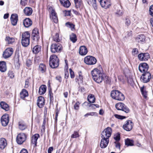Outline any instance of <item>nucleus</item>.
<instances>
[{"instance_id": "1", "label": "nucleus", "mask_w": 153, "mask_h": 153, "mask_svg": "<svg viewBox=\"0 0 153 153\" xmlns=\"http://www.w3.org/2000/svg\"><path fill=\"white\" fill-rule=\"evenodd\" d=\"M93 80L97 83H101L103 79V72L97 68L94 69L91 72Z\"/></svg>"}, {"instance_id": "2", "label": "nucleus", "mask_w": 153, "mask_h": 153, "mask_svg": "<svg viewBox=\"0 0 153 153\" xmlns=\"http://www.w3.org/2000/svg\"><path fill=\"white\" fill-rule=\"evenodd\" d=\"M111 95L112 98L117 100L123 101L125 99L123 94L118 90H114L112 91Z\"/></svg>"}, {"instance_id": "3", "label": "nucleus", "mask_w": 153, "mask_h": 153, "mask_svg": "<svg viewBox=\"0 0 153 153\" xmlns=\"http://www.w3.org/2000/svg\"><path fill=\"white\" fill-rule=\"evenodd\" d=\"M30 35L28 32H25L22 35L21 43L22 45L27 47L30 44Z\"/></svg>"}, {"instance_id": "4", "label": "nucleus", "mask_w": 153, "mask_h": 153, "mask_svg": "<svg viewBox=\"0 0 153 153\" xmlns=\"http://www.w3.org/2000/svg\"><path fill=\"white\" fill-rule=\"evenodd\" d=\"M59 59L56 55H52L50 58V66L53 68H56L59 66Z\"/></svg>"}, {"instance_id": "5", "label": "nucleus", "mask_w": 153, "mask_h": 153, "mask_svg": "<svg viewBox=\"0 0 153 153\" xmlns=\"http://www.w3.org/2000/svg\"><path fill=\"white\" fill-rule=\"evenodd\" d=\"M40 38L39 30L37 28H35L32 31L31 38L33 40V43H37Z\"/></svg>"}, {"instance_id": "6", "label": "nucleus", "mask_w": 153, "mask_h": 153, "mask_svg": "<svg viewBox=\"0 0 153 153\" xmlns=\"http://www.w3.org/2000/svg\"><path fill=\"white\" fill-rule=\"evenodd\" d=\"M97 59L94 56H88L84 59V62L85 63L88 65H94L97 62Z\"/></svg>"}, {"instance_id": "7", "label": "nucleus", "mask_w": 153, "mask_h": 153, "mask_svg": "<svg viewBox=\"0 0 153 153\" xmlns=\"http://www.w3.org/2000/svg\"><path fill=\"white\" fill-rule=\"evenodd\" d=\"M112 132V130L110 127H108L102 131L101 137L102 138H105L109 139Z\"/></svg>"}, {"instance_id": "8", "label": "nucleus", "mask_w": 153, "mask_h": 153, "mask_svg": "<svg viewBox=\"0 0 153 153\" xmlns=\"http://www.w3.org/2000/svg\"><path fill=\"white\" fill-rule=\"evenodd\" d=\"M62 50V46L58 43L53 44L51 45V51L53 53L60 52Z\"/></svg>"}, {"instance_id": "9", "label": "nucleus", "mask_w": 153, "mask_h": 153, "mask_svg": "<svg viewBox=\"0 0 153 153\" xmlns=\"http://www.w3.org/2000/svg\"><path fill=\"white\" fill-rule=\"evenodd\" d=\"M115 107L117 110L123 111L126 113H128L130 111L128 108L124 104L121 102L116 104L115 105Z\"/></svg>"}, {"instance_id": "10", "label": "nucleus", "mask_w": 153, "mask_h": 153, "mask_svg": "<svg viewBox=\"0 0 153 153\" xmlns=\"http://www.w3.org/2000/svg\"><path fill=\"white\" fill-rule=\"evenodd\" d=\"M27 136L23 133H20L18 134L16 137V140L17 143L19 144H22L26 140Z\"/></svg>"}, {"instance_id": "11", "label": "nucleus", "mask_w": 153, "mask_h": 153, "mask_svg": "<svg viewBox=\"0 0 153 153\" xmlns=\"http://www.w3.org/2000/svg\"><path fill=\"white\" fill-rule=\"evenodd\" d=\"M151 74L149 72H146L143 73L140 78L141 81L144 83L149 82L151 78Z\"/></svg>"}, {"instance_id": "12", "label": "nucleus", "mask_w": 153, "mask_h": 153, "mask_svg": "<svg viewBox=\"0 0 153 153\" xmlns=\"http://www.w3.org/2000/svg\"><path fill=\"white\" fill-rule=\"evenodd\" d=\"M133 125V123L131 121L128 120L125 122V124L123 125V128L126 131H129L132 129Z\"/></svg>"}, {"instance_id": "13", "label": "nucleus", "mask_w": 153, "mask_h": 153, "mask_svg": "<svg viewBox=\"0 0 153 153\" xmlns=\"http://www.w3.org/2000/svg\"><path fill=\"white\" fill-rule=\"evenodd\" d=\"M100 2L102 7L107 9L110 7L111 5V0H98Z\"/></svg>"}, {"instance_id": "14", "label": "nucleus", "mask_w": 153, "mask_h": 153, "mask_svg": "<svg viewBox=\"0 0 153 153\" xmlns=\"http://www.w3.org/2000/svg\"><path fill=\"white\" fill-rule=\"evenodd\" d=\"M138 68L139 71L142 73H144L146 72H149L148 71L149 66L146 63L140 64Z\"/></svg>"}, {"instance_id": "15", "label": "nucleus", "mask_w": 153, "mask_h": 153, "mask_svg": "<svg viewBox=\"0 0 153 153\" xmlns=\"http://www.w3.org/2000/svg\"><path fill=\"white\" fill-rule=\"evenodd\" d=\"M13 52V50L12 48H7L3 53V57L4 58H7L11 56Z\"/></svg>"}, {"instance_id": "16", "label": "nucleus", "mask_w": 153, "mask_h": 153, "mask_svg": "<svg viewBox=\"0 0 153 153\" xmlns=\"http://www.w3.org/2000/svg\"><path fill=\"white\" fill-rule=\"evenodd\" d=\"M9 121V117L7 114H4L1 118V121L3 126H6L8 124Z\"/></svg>"}, {"instance_id": "17", "label": "nucleus", "mask_w": 153, "mask_h": 153, "mask_svg": "<svg viewBox=\"0 0 153 153\" xmlns=\"http://www.w3.org/2000/svg\"><path fill=\"white\" fill-rule=\"evenodd\" d=\"M138 57L139 60L142 61H146L150 58L149 55L148 53H141L138 55Z\"/></svg>"}, {"instance_id": "18", "label": "nucleus", "mask_w": 153, "mask_h": 153, "mask_svg": "<svg viewBox=\"0 0 153 153\" xmlns=\"http://www.w3.org/2000/svg\"><path fill=\"white\" fill-rule=\"evenodd\" d=\"M12 25L13 26L16 25L18 21V15L16 13L12 14L10 18Z\"/></svg>"}, {"instance_id": "19", "label": "nucleus", "mask_w": 153, "mask_h": 153, "mask_svg": "<svg viewBox=\"0 0 153 153\" xmlns=\"http://www.w3.org/2000/svg\"><path fill=\"white\" fill-rule=\"evenodd\" d=\"M45 99L44 97L42 96H40L38 97L37 105L39 108H42L45 104Z\"/></svg>"}, {"instance_id": "20", "label": "nucleus", "mask_w": 153, "mask_h": 153, "mask_svg": "<svg viewBox=\"0 0 153 153\" xmlns=\"http://www.w3.org/2000/svg\"><path fill=\"white\" fill-rule=\"evenodd\" d=\"M109 142V139L105 138H102L100 144V147L102 149L106 148Z\"/></svg>"}, {"instance_id": "21", "label": "nucleus", "mask_w": 153, "mask_h": 153, "mask_svg": "<svg viewBox=\"0 0 153 153\" xmlns=\"http://www.w3.org/2000/svg\"><path fill=\"white\" fill-rule=\"evenodd\" d=\"M87 49L85 46H82L79 47V53L81 55H85L87 54Z\"/></svg>"}, {"instance_id": "22", "label": "nucleus", "mask_w": 153, "mask_h": 153, "mask_svg": "<svg viewBox=\"0 0 153 153\" xmlns=\"http://www.w3.org/2000/svg\"><path fill=\"white\" fill-rule=\"evenodd\" d=\"M19 57V54H17L16 55L14 58V62L15 67L17 69H19L20 66Z\"/></svg>"}, {"instance_id": "23", "label": "nucleus", "mask_w": 153, "mask_h": 153, "mask_svg": "<svg viewBox=\"0 0 153 153\" xmlns=\"http://www.w3.org/2000/svg\"><path fill=\"white\" fill-rule=\"evenodd\" d=\"M7 141L6 139L4 138H0V149H4L7 146Z\"/></svg>"}, {"instance_id": "24", "label": "nucleus", "mask_w": 153, "mask_h": 153, "mask_svg": "<svg viewBox=\"0 0 153 153\" xmlns=\"http://www.w3.org/2000/svg\"><path fill=\"white\" fill-rule=\"evenodd\" d=\"M76 8L80 10L83 7V4L82 0H74Z\"/></svg>"}, {"instance_id": "25", "label": "nucleus", "mask_w": 153, "mask_h": 153, "mask_svg": "<svg viewBox=\"0 0 153 153\" xmlns=\"http://www.w3.org/2000/svg\"><path fill=\"white\" fill-rule=\"evenodd\" d=\"M61 4L64 7L68 8L71 4L69 0H59Z\"/></svg>"}, {"instance_id": "26", "label": "nucleus", "mask_w": 153, "mask_h": 153, "mask_svg": "<svg viewBox=\"0 0 153 153\" xmlns=\"http://www.w3.org/2000/svg\"><path fill=\"white\" fill-rule=\"evenodd\" d=\"M23 12L25 15L29 16L32 14L33 10L31 7H26L24 9Z\"/></svg>"}, {"instance_id": "27", "label": "nucleus", "mask_w": 153, "mask_h": 153, "mask_svg": "<svg viewBox=\"0 0 153 153\" xmlns=\"http://www.w3.org/2000/svg\"><path fill=\"white\" fill-rule=\"evenodd\" d=\"M32 24L31 20L29 18H26L23 21V25L26 27H28Z\"/></svg>"}, {"instance_id": "28", "label": "nucleus", "mask_w": 153, "mask_h": 153, "mask_svg": "<svg viewBox=\"0 0 153 153\" xmlns=\"http://www.w3.org/2000/svg\"><path fill=\"white\" fill-rule=\"evenodd\" d=\"M0 105L1 107L5 111H7L9 110V106L5 102L3 101L1 102L0 103Z\"/></svg>"}, {"instance_id": "29", "label": "nucleus", "mask_w": 153, "mask_h": 153, "mask_svg": "<svg viewBox=\"0 0 153 153\" xmlns=\"http://www.w3.org/2000/svg\"><path fill=\"white\" fill-rule=\"evenodd\" d=\"M47 87L45 85H42L40 87L39 90V93L40 95H42L45 93L46 91Z\"/></svg>"}, {"instance_id": "30", "label": "nucleus", "mask_w": 153, "mask_h": 153, "mask_svg": "<svg viewBox=\"0 0 153 153\" xmlns=\"http://www.w3.org/2000/svg\"><path fill=\"white\" fill-rule=\"evenodd\" d=\"M39 137V134H36L32 136L31 138V143L32 144L34 145L35 146L36 145L37 141L38 138Z\"/></svg>"}, {"instance_id": "31", "label": "nucleus", "mask_w": 153, "mask_h": 153, "mask_svg": "<svg viewBox=\"0 0 153 153\" xmlns=\"http://www.w3.org/2000/svg\"><path fill=\"white\" fill-rule=\"evenodd\" d=\"M7 70L6 63L4 61L0 62V71L1 72H4Z\"/></svg>"}, {"instance_id": "32", "label": "nucleus", "mask_w": 153, "mask_h": 153, "mask_svg": "<svg viewBox=\"0 0 153 153\" xmlns=\"http://www.w3.org/2000/svg\"><path fill=\"white\" fill-rule=\"evenodd\" d=\"M20 97L21 99H24L28 95L27 91L25 89H23L20 93Z\"/></svg>"}, {"instance_id": "33", "label": "nucleus", "mask_w": 153, "mask_h": 153, "mask_svg": "<svg viewBox=\"0 0 153 153\" xmlns=\"http://www.w3.org/2000/svg\"><path fill=\"white\" fill-rule=\"evenodd\" d=\"M41 48L40 45H36L33 48V52L35 54H37L41 51Z\"/></svg>"}, {"instance_id": "34", "label": "nucleus", "mask_w": 153, "mask_h": 153, "mask_svg": "<svg viewBox=\"0 0 153 153\" xmlns=\"http://www.w3.org/2000/svg\"><path fill=\"white\" fill-rule=\"evenodd\" d=\"M6 41L8 44H12L15 41V38L10 36H7L5 39Z\"/></svg>"}, {"instance_id": "35", "label": "nucleus", "mask_w": 153, "mask_h": 153, "mask_svg": "<svg viewBox=\"0 0 153 153\" xmlns=\"http://www.w3.org/2000/svg\"><path fill=\"white\" fill-rule=\"evenodd\" d=\"M70 39L73 43H75L77 40V36L74 33H72L70 35Z\"/></svg>"}, {"instance_id": "36", "label": "nucleus", "mask_w": 153, "mask_h": 153, "mask_svg": "<svg viewBox=\"0 0 153 153\" xmlns=\"http://www.w3.org/2000/svg\"><path fill=\"white\" fill-rule=\"evenodd\" d=\"M87 99L90 103H94L95 100L94 95L92 94H90L88 96Z\"/></svg>"}, {"instance_id": "37", "label": "nucleus", "mask_w": 153, "mask_h": 153, "mask_svg": "<svg viewBox=\"0 0 153 153\" xmlns=\"http://www.w3.org/2000/svg\"><path fill=\"white\" fill-rule=\"evenodd\" d=\"M18 125L19 128L22 130H25L27 128L26 124L23 122H19Z\"/></svg>"}, {"instance_id": "38", "label": "nucleus", "mask_w": 153, "mask_h": 153, "mask_svg": "<svg viewBox=\"0 0 153 153\" xmlns=\"http://www.w3.org/2000/svg\"><path fill=\"white\" fill-rule=\"evenodd\" d=\"M133 141L132 140H131L128 138L125 140V145L127 146H133L134 145Z\"/></svg>"}, {"instance_id": "39", "label": "nucleus", "mask_w": 153, "mask_h": 153, "mask_svg": "<svg viewBox=\"0 0 153 153\" xmlns=\"http://www.w3.org/2000/svg\"><path fill=\"white\" fill-rule=\"evenodd\" d=\"M46 70L45 65L43 64H40L39 66V70L42 73H43L45 72Z\"/></svg>"}, {"instance_id": "40", "label": "nucleus", "mask_w": 153, "mask_h": 153, "mask_svg": "<svg viewBox=\"0 0 153 153\" xmlns=\"http://www.w3.org/2000/svg\"><path fill=\"white\" fill-rule=\"evenodd\" d=\"M145 36L142 34L139 35L136 37V39L138 40V41L139 42H144L145 40Z\"/></svg>"}, {"instance_id": "41", "label": "nucleus", "mask_w": 153, "mask_h": 153, "mask_svg": "<svg viewBox=\"0 0 153 153\" xmlns=\"http://www.w3.org/2000/svg\"><path fill=\"white\" fill-rule=\"evenodd\" d=\"M65 25L68 27L71 28V30L74 29V25L70 22H66L65 23Z\"/></svg>"}, {"instance_id": "42", "label": "nucleus", "mask_w": 153, "mask_h": 153, "mask_svg": "<svg viewBox=\"0 0 153 153\" xmlns=\"http://www.w3.org/2000/svg\"><path fill=\"white\" fill-rule=\"evenodd\" d=\"M103 79H104V81L105 83L109 84H111V80L110 77L107 76H106Z\"/></svg>"}, {"instance_id": "43", "label": "nucleus", "mask_w": 153, "mask_h": 153, "mask_svg": "<svg viewBox=\"0 0 153 153\" xmlns=\"http://www.w3.org/2000/svg\"><path fill=\"white\" fill-rule=\"evenodd\" d=\"M114 139L116 142H118L120 140V134L117 133L114 134Z\"/></svg>"}, {"instance_id": "44", "label": "nucleus", "mask_w": 153, "mask_h": 153, "mask_svg": "<svg viewBox=\"0 0 153 153\" xmlns=\"http://www.w3.org/2000/svg\"><path fill=\"white\" fill-rule=\"evenodd\" d=\"M140 91L142 94L145 98L147 97V93L146 90L144 89V87H142L140 89Z\"/></svg>"}, {"instance_id": "45", "label": "nucleus", "mask_w": 153, "mask_h": 153, "mask_svg": "<svg viewBox=\"0 0 153 153\" xmlns=\"http://www.w3.org/2000/svg\"><path fill=\"white\" fill-rule=\"evenodd\" d=\"M79 137L78 132L76 131H74L73 134L71 136V138H76Z\"/></svg>"}, {"instance_id": "46", "label": "nucleus", "mask_w": 153, "mask_h": 153, "mask_svg": "<svg viewBox=\"0 0 153 153\" xmlns=\"http://www.w3.org/2000/svg\"><path fill=\"white\" fill-rule=\"evenodd\" d=\"M96 2V0H92V7H93L94 9L95 10H96L97 9V6Z\"/></svg>"}, {"instance_id": "47", "label": "nucleus", "mask_w": 153, "mask_h": 153, "mask_svg": "<svg viewBox=\"0 0 153 153\" xmlns=\"http://www.w3.org/2000/svg\"><path fill=\"white\" fill-rule=\"evenodd\" d=\"M97 113L96 112H91L87 113L86 114H85L84 115V116L85 117H87L88 116H97Z\"/></svg>"}, {"instance_id": "48", "label": "nucleus", "mask_w": 153, "mask_h": 153, "mask_svg": "<svg viewBox=\"0 0 153 153\" xmlns=\"http://www.w3.org/2000/svg\"><path fill=\"white\" fill-rule=\"evenodd\" d=\"M80 104L79 102L77 101L76 102L74 106V109L76 110H78L79 108Z\"/></svg>"}, {"instance_id": "49", "label": "nucleus", "mask_w": 153, "mask_h": 153, "mask_svg": "<svg viewBox=\"0 0 153 153\" xmlns=\"http://www.w3.org/2000/svg\"><path fill=\"white\" fill-rule=\"evenodd\" d=\"M53 40L54 41L59 42L60 40L59 39V35L58 33H56L55 34V35L53 37Z\"/></svg>"}, {"instance_id": "50", "label": "nucleus", "mask_w": 153, "mask_h": 153, "mask_svg": "<svg viewBox=\"0 0 153 153\" xmlns=\"http://www.w3.org/2000/svg\"><path fill=\"white\" fill-rule=\"evenodd\" d=\"M116 14L117 15V16H122L123 14L122 10H117L116 13Z\"/></svg>"}, {"instance_id": "51", "label": "nucleus", "mask_w": 153, "mask_h": 153, "mask_svg": "<svg viewBox=\"0 0 153 153\" xmlns=\"http://www.w3.org/2000/svg\"><path fill=\"white\" fill-rule=\"evenodd\" d=\"M114 116L116 118L120 120L126 118L125 116H122L117 114H115Z\"/></svg>"}, {"instance_id": "52", "label": "nucleus", "mask_w": 153, "mask_h": 153, "mask_svg": "<svg viewBox=\"0 0 153 153\" xmlns=\"http://www.w3.org/2000/svg\"><path fill=\"white\" fill-rule=\"evenodd\" d=\"M149 13L151 16L153 17V4L149 7Z\"/></svg>"}, {"instance_id": "53", "label": "nucleus", "mask_w": 153, "mask_h": 153, "mask_svg": "<svg viewBox=\"0 0 153 153\" xmlns=\"http://www.w3.org/2000/svg\"><path fill=\"white\" fill-rule=\"evenodd\" d=\"M32 64V61L30 59H28L27 60L26 64L27 67H30Z\"/></svg>"}, {"instance_id": "54", "label": "nucleus", "mask_w": 153, "mask_h": 153, "mask_svg": "<svg viewBox=\"0 0 153 153\" xmlns=\"http://www.w3.org/2000/svg\"><path fill=\"white\" fill-rule=\"evenodd\" d=\"M8 76L11 78H13L14 77V74L13 72L12 71H9L8 74Z\"/></svg>"}, {"instance_id": "55", "label": "nucleus", "mask_w": 153, "mask_h": 153, "mask_svg": "<svg viewBox=\"0 0 153 153\" xmlns=\"http://www.w3.org/2000/svg\"><path fill=\"white\" fill-rule=\"evenodd\" d=\"M138 51L137 49L136 48H134L132 50V54L133 55H135L138 54Z\"/></svg>"}, {"instance_id": "56", "label": "nucleus", "mask_w": 153, "mask_h": 153, "mask_svg": "<svg viewBox=\"0 0 153 153\" xmlns=\"http://www.w3.org/2000/svg\"><path fill=\"white\" fill-rule=\"evenodd\" d=\"M125 24L127 26H129L131 24V21L128 18L126 17L125 19Z\"/></svg>"}, {"instance_id": "57", "label": "nucleus", "mask_w": 153, "mask_h": 153, "mask_svg": "<svg viewBox=\"0 0 153 153\" xmlns=\"http://www.w3.org/2000/svg\"><path fill=\"white\" fill-rule=\"evenodd\" d=\"M27 0H21L20 4L22 6H25L27 3Z\"/></svg>"}, {"instance_id": "58", "label": "nucleus", "mask_w": 153, "mask_h": 153, "mask_svg": "<svg viewBox=\"0 0 153 153\" xmlns=\"http://www.w3.org/2000/svg\"><path fill=\"white\" fill-rule=\"evenodd\" d=\"M49 98L50 101H52L53 100V94L51 91H50L49 93Z\"/></svg>"}, {"instance_id": "59", "label": "nucleus", "mask_w": 153, "mask_h": 153, "mask_svg": "<svg viewBox=\"0 0 153 153\" xmlns=\"http://www.w3.org/2000/svg\"><path fill=\"white\" fill-rule=\"evenodd\" d=\"M69 71L71 78H74L75 76L74 72L71 68L69 69Z\"/></svg>"}, {"instance_id": "60", "label": "nucleus", "mask_w": 153, "mask_h": 153, "mask_svg": "<svg viewBox=\"0 0 153 153\" xmlns=\"http://www.w3.org/2000/svg\"><path fill=\"white\" fill-rule=\"evenodd\" d=\"M52 19L53 20V22L55 23H57L58 22V19L57 16H55L51 17Z\"/></svg>"}, {"instance_id": "61", "label": "nucleus", "mask_w": 153, "mask_h": 153, "mask_svg": "<svg viewBox=\"0 0 153 153\" xmlns=\"http://www.w3.org/2000/svg\"><path fill=\"white\" fill-rule=\"evenodd\" d=\"M56 79L60 83L62 82V78L60 76H56Z\"/></svg>"}, {"instance_id": "62", "label": "nucleus", "mask_w": 153, "mask_h": 153, "mask_svg": "<svg viewBox=\"0 0 153 153\" xmlns=\"http://www.w3.org/2000/svg\"><path fill=\"white\" fill-rule=\"evenodd\" d=\"M51 17H53V16H57L56 15V13L55 12L54 10H52L51 11Z\"/></svg>"}, {"instance_id": "63", "label": "nucleus", "mask_w": 153, "mask_h": 153, "mask_svg": "<svg viewBox=\"0 0 153 153\" xmlns=\"http://www.w3.org/2000/svg\"><path fill=\"white\" fill-rule=\"evenodd\" d=\"M29 86V82L28 79H27L26 80L25 82V87L27 88Z\"/></svg>"}, {"instance_id": "64", "label": "nucleus", "mask_w": 153, "mask_h": 153, "mask_svg": "<svg viewBox=\"0 0 153 153\" xmlns=\"http://www.w3.org/2000/svg\"><path fill=\"white\" fill-rule=\"evenodd\" d=\"M20 153H28V152L26 149H23L21 151Z\"/></svg>"}]
</instances>
